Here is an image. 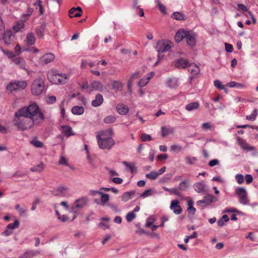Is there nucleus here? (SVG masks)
<instances>
[{
    "label": "nucleus",
    "instance_id": "nucleus-37",
    "mask_svg": "<svg viewBox=\"0 0 258 258\" xmlns=\"http://www.w3.org/2000/svg\"><path fill=\"white\" fill-rule=\"evenodd\" d=\"M69 16L70 18L81 17V13L76 12L75 8H71L69 12Z\"/></svg>",
    "mask_w": 258,
    "mask_h": 258
},
{
    "label": "nucleus",
    "instance_id": "nucleus-18",
    "mask_svg": "<svg viewBox=\"0 0 258 258\" xmlns=\"http://www.w3.org/2000/svg\"><path fill=\"white\" fill-rule=\"evenodd\" d=\"M189 62L187 60L182 58L177 59L175 62V67L178 69H185L188 67Z\"/></svg>",
    "mask_w": 258,
    "mask_h": 258
},
{
    "label": "nucleus",
    "instance_id": "nucleus-33",
    "mask_svg": "<svg viewBox=\"0 0 258 258\" xmlns=\"http://www.w3.org/2000/svg\"><path fill=\"white\" fill-rule=\"evenodd\" d=\"M38 253V252L33 250H27L22 255L20 256V258H31L35 256Z\"/></svg>",
    "mask_w": 258,
    "mask_h": 258
},
{
    "label": "nucleus",
    "instance_id": "nucleus-27",
    "mask_svg": "<svg viewBox=\"0 0 258 258\" xmlns=\"http://www.w3.org/2000/svg\"><path fill=\"white\" fill-rule=\"evenodd\" d=\"M45 29L46 25L44 23H43L38 28L36 29V33L39 38H41L43 36Z\"/></svg>",
    "mask_w": 258,
    "mask_h": 258
},
{
    "label": "nucleus",
    "instance_id": "nucleus-6",
    "mask_svg": "<svg viewBox=\"0 0 258 258\" xmlns=\"http://www.w3.org/2000/svg\"><path fill=\"white\" fill-rule=\"evenodd\" d=\"M172 46L173 43L171 41L162 40L156 43L155 48L159 53H163L169 51Z\"/></svg>",
    "mask_w": 258,
    "mask_h": 258
},
{
    "label": "nucleus",
    "instance_id": "nucleus-22",
    "mask_svg": "<svg viewBox=\"0 0 258 258\" xmlns=\"http://www.w3.org/2000/svg\"><path fill=\"white\" fill-rule=\"evenodd\" d=\"M135 194L136 192L135 190H130L129 191L125 192L121 197V200L124 202H126L131 199L132 197L135 195Z\"/></svg>",
    "mask_w": 258,
    "mask_h": 258
},
{
    "label": "nucleus",
    "instance_id": "nucleus-25",
    "mask_svg": "<svg viewBox=\"0 0 258 258\" xmlns=\"http://www.w3.org/2000/svg\"><path fill=\"white\" fill-rule=\"evenodd\" d=\"M62 129V133L66 137H70L73 135L72 127L69 125H63L61 126Z\"/></svg>",
    "mask_w": 258,
    "mask_h": 258
},
{
    "label": "nucleus",
    "instance_id": "nucleus-8",
    "mask_svg": "<svg viewBox=\"0 0 258 258\" xmlns=\"http://www.w3.org/2000/svg\"><path fill=\"white\" fill-rule=\"evenodd\" d=\"M2 38L5 44L10 46L14 42L15 36L13 35L11 30H8L4 32Z\"/></svg>",
    "mask_w": 258,
    "mask_h": 258
},
{
    "label": "nucleus",
    "instance_id": "nucleus-50",
    "mask_svg": "<svg viewBox=\"0 0 258 258\" xmlns=\"http://www.w3.org/2000/svg\"><path fill=\"white\" fill-rule=\"evenodd\" d=\"M141 140L142 142H146L147 141H151L152 138L150 135L146 133H143L141 136Z\"/></svg>",
    "mask_w": 258,
    "mask_h": 258
},
{
    "label": "nucleus",
    "instance_id": "nucleus-13",
    "mask_svg": "<svg viewBox=\"0 0 258 258\" xmlns=\"http://www.w3.org/2000/svg\"><path fill=\"white\" fill-rule=\"evenodd\" d=\"M68 189L63 186H59L56 189L53 190L51 193L55 196L66 197Z\"/></svg>",
    "mask_w": 258,
    "mask_h": 258
},
{
    "label": "nucleus",
    "instance_id": "nucleus-17",
    "mask_svg": "<svg viewBox=\"0 0 258 258\" xmlns=\"http://www.w3.org/2000/svg\"><path fill=\"white\" fill-rule=\"evenodd\" d=\"M54 58L55 56L53 54L51 53H46L41 57L40 61L43 64H47L52 61Z\"/></svg>",
    "mask_w": 258,
    "mask_h": 258
},
{
    "label": "nucleus",
    "instance_id": "nucleus-32",
    "mask_svg": "<svg viewBox=\"0 0 258 258\" xmlns=\"http://www.w3.org/2000/svg\"><path fill=\"white\" fill-rule=\"evenodd\" d=\"M173 129L170 127H166L165 126H162L161 127V135L162 137H165L170 134L173 133Z\"/></svg>",
    "mask_w": 258,
    "mask_h": 258
},
{
    "label": "nucleus",
    "instance_id": "nucleus-10",
    "mask_svg": "<svg viewBox=\"0 0 258 258\" xmlns=\"http://www.w3.org/2000/svg\"><path fill=\"white\" fill-rule=\"evenodd\" d=\"M196 34L192 31H187L185 38H186L187 45L190 47H194L196 45Z\"/></svg>",
    "mask_w": 258,
    "mask_h": 258
},
{
    "label": "nucleus",
    "instance_id": "nucleus-11",
    "mask_svg": "<svg viewBox=\"0 0 258 258\" xmlns=\"http://www.w3.org/2000/svg\"><path fill=\"white\" fill-rule=\"evenodd\" d=\"M59 73L55 70H51L47 74V79L49 81L53 84L58 85V78Z\"/></svg>",
    "mask_w": 258,
    "mask_h": 258
},
{
    "label": "nucleus",
    "instance_id": "nucleus-48",
    "mask_svg": "<svg viewBox=\"0 0 258 258\" xmlns=\"http://www.w3.org/2000/svg\"><path fill=\"white\" fill-rule=\"evenodd\" d=\"M84 148H85L86 154L87 155V160L90 164H93V158L90 154L88 146L87 145H85Z\"/></svg>",
    "mask_w": 258,
    "mask_h": 258
},
{
    "label": "nucleus",
    "instance_id": "nucleus-5",
    "mask_svg": "<svg viewBox=\"0 0 258 258\" xmlns=\"http://www.w3.org/2000/svg\"><path fill=\"white\" fill-rule=\"evenodd\" d=\"M97 139L98 145L102 149L110 150L115 144V141L110 137L104 138L97 135Z\"/></svg>",
    "mask_w": 258,
    "mask_h": 258
},
{
    "label": "nucleus",
    "instance_id": "nucleus-34",
    "mask_svg": "<svg viewBox=\"0 0 258 258\" xmlns=\"http://www.w3.org/2000/svg\"><path fill=\"white\" fill-rule=\"evenodd\" d=\"M171 17L175 20L182 21L184 19V15L181 12H174L172 14Z\"/></svg>",
    "mask_w": 258,
    "mask_h": 258
},
{
    "label": "nucleus",
    "instance_id": "nucleus-53",
    "mask_svg": "<svg viewBox=\"0 0 258 258\" xmlns=\"http://www.w3.org/2000/svg\"><path fill=\"white\" fill-rule=\"evenodd\" d=\"M150 78L149 77L148 78H142L140 80V81L138 82V85L140 87H144L146 86L148 83L149 80H150Z\"/></svg>",
    "mask_w": 258,
    "mask_h": 258
},
{
    "label": "nucleus",
    "instance_id": "nucleus-16",
    "mask_svg": "<svg viewBox=\"0 0 258 258\" xmlns=\"http://www.w3.org/2000/svg\"><path fill=\"white\" fill-rule=\"evenodd\" d=\"M187 31L183 29H180L176 32L175 36V41L177 43L181 41L185 37Z\"/></svg>",
    "mask_w": 258,
    "mask_h": 258
},
{
    "label": "nucleus",
    "instance_id": "nucleus-20",
    "mask_svg": "<svg viewBox=\"0 0 258 258\" xmlns=\"http://www.w3.org/2000/svg\"><path fill=\"white\" fill-rule=\"evenodd\" d=\"M116 109L118 113L121 115L126 114L129 111L128 107L122 103L117 105Z\"/></svg>",
    "mask_w": 258,
    "mask_h": 258
},
{
    "label": "nucleus",
    "instance_id": "nucleus-28",
    "mask_svg": "<svg viewBox=\"0 0 258 258\" xmlns=\"http://www.w3.org/2000/svg\"><path fill=\"white\" fill-rule=\"evenodd\" d=\"M187 212L189 214L194 215H195L196 210L194 207V201L192 200H189L187 201Z\"/></svg>",
    "mask_w": 258,
    "mask_h": 258
},
{
    "label": "nucleus",
    "instance_id": "nucleus-43",
    "mask_svg": "<svg viewBox=\"0 0 258 258\" xmlns=\"http://www.w3.org/2000/svg\"><path fill=\"white\" fill-rule=\"evenodd\" d=\"M0 49L8 57L12 59L15 57V54L12 51L3 49L2 47H1Z\"/></svg>",
    "mask_w": 258,
    "mask_h": 258
},
{
    "label": "nucleus",
    "instance_id": "nucleus-24",
    "mask_svg": "<svg viewBox=\"0 0 258 258\" xmlns=\"http://www.w3.org/2000/svg\"><path fill=\"white\" fill-rule=\"evenodd\" d=\"M36 41V38L33 33H28L26 36V42L28 45H32Z\"/></svg>",
    "mask_w": 258,
    "mask_h": 258
},
{
    "label": "nucleus",
    "instance_id": "nucleus-58",
    "mask_svg": "<svg viewBox=\"0 0 258 258\" xmlns=\"http://www.w3.org/2000/svg\"><path fill=\"white\" fill-rule=\"evenodd\" d=\"M72 112L74 114H81V107L79 106H74L72 109Z\"/></svg>",
    "mask_w": 258,
    "mask_h": 258
},
{
    "label": "nucleus",
    "instance_id": "nucleus-35",
    "mask_svg": "<svg viewBox=\"0 0 258 258\" xmlns=\"http://www.w3.org/2000/svg\"><path fill=\"white\" fill-rule=\"evenodd\" d=\"M123 164L126 166V167H128L131 171L132 173H134L136 172L137 170V167L135 166V164L134 163H128L126 161H123Z\"/></svg>",
    "mask_w": 258,
    "mask_h": 258
},
{
    "label": "nucleus",
    "instance_id": "nucleus-36",
    "mask_svg": "<svg viewBox=\"0 0 258 258\" xmlns=\"http://www.w3.org/2000/svg\"><path fill=\"white\" fill-rule=\"evenodd\" d=\"M44 167V164L41 162L39 164L31 168L30 170L32 172H40L43 170Z\"/></svg>",
    "mask_w": 258,
    "mask_h": 258
},
{
    "label": "nucleus",
    "instance_id": "nucleus-63",
    "mask_svg": "<svg viewBox=\"0 0 258 258\" xmlns=\"http://www.w3.org/2000/svg\"><path fill=\"white\" fill-rule=\"evenodd\" d=\"M40 203V199L38 198L35 199L34 201L32 203V207L31 209L32 211H34L36 208V205Z\"/></svg>",
    "mask_w": 258,
    "mask_h": 258
},
{
    "label": "nucleus",
    "instance_id": "nucleus-19",
    "mask_svg": "<svg viewBox=\"0 0 258 258\" xmlns=\"http://www.w3.org/2000/svg\"><path fill=\"white\" fill-rule=\"evenodd\" d=\"M166 85L170 88L175 89L179 86V83L176 78H168L166 82Z\"/></svg>",
    "mask_w": 258,
    "mask_h": 258
},
{
    "label": "nucleus",
    "instance_id": "nucleus-23",
    "mask_svg": "<svg viewBox=\"0 0 258 258\" xmlns=\"http://www.w3.org/2000/svg\"><path fill=\"white\" fill-rule=\"evenodd\" d=\"M187 68L188 71L194 76L200 72L199 67L195 64H189Z\"/></svg>",
    "mask_w": 258,
    "mask_h": 258
},
{
    "label": "nucleus",
    "instance_id": "nucleus-7",
    "mask_svg": "<svg viewBox=\"0 0 258 258\" xmlns=\"http://www.w3.org/2000/svg\"><path fill=\"white\" fill-rule=\"evenodd\" d=\"M235 193L239 198V202L242 205L248 204L247 194L246 190L243 187H238L235 190Z\"/></svg>",
    "mask_w": 258,
    "mask_h": 258
},
{
    "label": "nucleus",
    "instance_id": "nucleus-1",
    "mask_svg": "<svg viewBox=\"0 0 258 258\" xmlns=\"http://www.w3.org/2000/svg\"><path fill=\"white\" fill-rule=\"evenodd\" d=\"M13 122L14 126L18 130L25 131L31 128L35 123L39 124L40 121H37V118L35 120H33L24 113H19L18 110L15 113Z\"/></svg>",
    "mask_w": 258,
    "mask_h": 258
},
{
    "label": "nucleus",
    "instance_id": "nucleus-39",
    "mask_svg": "<svg viewBox=\"0 0 258 258\" xmlns=\"http://www.w3.org/2000/svg\"><path fill=\"white\" fill-rule=\"evenodd\" d=\"M20 226V222L18 219H16L14 223L9 224L7 227L12 231L18 228Z\"/></svg>",
    "mask_w": 258,
    "mask_h": 258
},
{
    "label": "nucleus",
    "instance_id": "nucleus-57",
    "mask_svg": "<svg viewBox=\"0 0 258 258\" xmlns=\"http://www.w3.org/2000/svg\"><path fill=\"white\" fill-rule=\"evenodd\" d=\"M246 127H250L252 129L258 131V126H257L250 125L249 124H244V125H241L237 126V128H245Z\"/></svg>",
    "mask_w": 258,
    "mask_h": 258
},
{
    "label": "nucleus",
    "instance_id": "nucleus-44",
    "mask_svg": "<svg viewBox=\"0 0 258 258\" xmlns=\"http://www.w3.org/2000/svg\"><path fill=\"white\" fill-rule=\"evenodd\" d=\"M188 187V182L187 180H184L180 182L178 185V189L180 190H185Z\"/></svg>",
    "mask_w": 258,
    "mask_h": 258
},
{
    "label": "nucleus",
    "instance_id": "nucleus-14",
    "mask_svg": "<svg viewBox=\"0 0 258 258\" xmlns=\"http://www.w3.org/2000/svg\"><path fill=\"white\" fill-rule=\"evenodd\" d=\"M193 187L198 193H204L208 191L206 185L204 181L195 183L193 185Z\"/></svg>",
    "mask_w": 258,
    "mask_h": 258
},
{
    "label": "nucleus",
    "instance_id": "nucleus-26",
    "mask_svg": "<svg viewBox=\"0 0 258 258\" xmlns=\"http://www.w3.org/2000/svg\"><path fill=\"white\" fill-rule=\"evenodd\" d=\"M58 78V85H62L67 83L69 80V76L66 74H59Z\"/></svg>",
    "mask_w": 258,
    "mask_h": 258
},
{
    "label": "nucleus",
    "instance_id": "nucleus-29",
    "mask_svg": "<svg viewBox=\"0 0 258 258\" xmlns=\"http://www.w3.org/2000/svg\"><path fill=\"white\" fill-rule=\"evenodd\" d=\"M204 200L206 202L207 205L215 202L217 201V198L213 195L210 194H206L204 197Z\"/></svg>",
    "mask_w": 258,
    "mask_h": 258
},
{
    "label": "nucleus",
    "instance_id": "nucleus-3",
    "mask_svg": "<svg viewBox=\"0 0 258 258\" xmlns=\"http://www.w3.org/2000/svg\"><path fill=\"white\" fill-rule=\"evenodd\" d=\"M44 81L40 77L35 79L31 85V92L35 96L42 93L44 89Z\"/></svg>",
    "mask_w": 258,
    "mask_h": 258
},
{
    "label": "nucleus",
    "instance_id": "nucleus-9",
    "mask_svg": "<svg viewBox=\"0 0 258 258\" xmlns=\"http://www.w3.org/2000/svg\"><path fill=\"white\" fill-rule=\"evenodd\" d=\"M81 211V199L76 200L73 204L70 212L74 213V216L73 220L79 214Z\"/></svg>",
    "mask_w": 258,
    "mask_h": 258
},
{
    "label": "nucleus",
    "instance_id": "nucleus-45",
    "mask_svg": "<svg viewBox=\"0 0 258 258\" xmlns=\"http://www.w3.org/2000/svg\"><path fill=\"white\" fill-rule=\"evenodd\" d=\"M116 119L114 115H109L104 118V121L106 123H112L116 121Z\"/></svg>",
    "mask_w": 258,
    "mask_h": 258
},
{
    "label": "nucleus",
    "instance_id": "nucleus-61",
    "mask_svg": "<svg viewBox=\"0 0 258 258\" xmlns=\"http://www.w3.org/2000/svg\"><path fill=\"white\" fill-rule=\"evenodd\" d=\"M197 160V157H195L191 158L189 156H187V157H185L186 162L189 165L193 164L194 161H195Z\"/></svg>",
    "mask_w": 258,
    "mask_h": 258
},
{
    "label": "nucleus",
    "instance_id": "nucleus-55",
    "mask_svg": "<svg viewBox=\"0 0 258 258\" xmlns=\"http://www.w3.org/2000/svg\"><path fill=\"white\" fill-rule=\"evenodd\" d=\"M136 217V214L134 213V212H130L126 216V219L127 222L132 221Z\"/></svg>",
    "mask_w": 258,
    "mask_h": 258
},
{
    "label": "nucleus",
    "instance_id": "nucleus-30",
    "mask_svg": "<svg viewBox=\"0 0 258 258\" xmlns=\"http://www.w3.org/2000/svg\"><path fill=\"white\" fill-rule=\"evenodd\" d=\"M123 87V84L119 81H114L112 83V89L117 91H121Z\"/></svg>",
    "mask_w": 258,
    "mask_h": 258
},
{
    "label": "nucleus",
    "instance_id": "nucleus-51",
    "mask_svg": "<svg viewBox=\"0 0 258 258\" xmlns=\"http://www.w3.org/2000/svg\"><path fill=\"white\" fill-rule=\"evenodd\" d=\"M152 190L151 189H149L146 190L144 191L142 194L140 195V197L145 198L149 196H151L152 195Z\"/></svg>",
    "mask_w": 258,
    "mask_h": 258
},
{
    "label": "nucleus",
    "instance_id": "nucleus-4",
    "mask_svg": "<svg viewBox=\"0 0 258 258\" xmlns=\"http://www.w3.org/2000/svg\"><path fill=\"white\" fill-rule=\"evenodd\" d=\"M27 86V83L24 80H13L11 81L7 86L6 89L12 92L13 91H21L24 90Z\"/></svg>",
    "mask_w": 258,
    "mask_h": 258
},
{
    "label": "nucleus",
    "instance_id": "nucleus-49",
    "mask_svg": "<svg viewBox=\"0 0 258 258\" xmlns=\"http://www.w3.org/2000/svg\"><path fill=\"white\" fill-rule=\"evenodd\" d=\"M156 2L157 3V6L160 11L163 14H166V9L165 6L162 4L159 0H156Z\"/></svg>",
    "mask_w": 258,
    "mask_h": 258
},
{
    "label": "nucleus",
    "instance_id": "nucleus-2",
    "mask_svg": "<svg viewBox=\"0 0 258 258\" xmlns=\"http://www.w3.org/2000/svg\"><path fill=\"white\" fill-rule=\"evenodd\" d=\"M24 113L33 120L37 118L41 121L44 120V115L42 112L40 110L39 106L35 103L31 104L28 106L24 107L19 109V113Z\"/></svg>",
    "mask_w": 258,
    "mask_h": 258
},
{
    "label": "nucleus",
    "instance_id": "nucleus-21",
    "mask_svg": "<svg viewBox=\"0 0 258 258\" xmlns=\"http://www.w3.org/2000/svg\"><path fill=\"white\" fill-rule=\"evenodd\" d=\"M103 102V96L100 94H97L95 96V99L92 101V105L94 107H98L101 105Z\"/></svg>",
    "mask_w": 258,
    "mask_h": 258
},
{
    "label": "nucleus",
    "instance_id": "nucleus-59",
    "mask_svg": "<svg viewBox=\"0 0 258 258\" xmlns=\"http://www.w3.org/2000/svg\"><path fill=\"white\" fill-rule=\"evenodd\" d=\"M13 234V231L6 227V229L1 233V235L5 236H9Z\"/></svg>",
    "mask_w": 258,
    "mask_h": 258
},
{
    "label": "nucleus",
    "instance_id": "nucleus-52",
    "mask_svg": "<svg viewBox=\"0 0 258 258\" xmlns=\"http://www.w3.org/2000/svg\"><path fill=\"white\" fill-rule=\"evenodd\" d=\"M12 60L16 64H20V67H22L23 64L22 63H23V59H22L21 57H16V55H15V57H13L12 58Z\"/></svg>",
    "mask_w": 258,
    "mask_h": 258
},
{
    "label": "nucleus",
    "instance_id": "nucleus-31",
    "mask_svg": "<svg viewBox=\"0 0 258 258\" xmlns=\"http://www.w3.org/2000/svg\"><path fill=\"white\" fill-rule=\"evenodd\" d=\"M199 107L200 103L198 102H194L188 104L185 106V109L189 111H191L199 109Z\"/></svg>",
    "mask_w": 258,
    "mask_h": 258
},
{
    "label": "nucleus",
    "instance_id": "nucleus-38",
    "mask_svg": "<svg viewBox=\"0 0 258 258\" xmlns=\"http://www.w3.org/2000/svg\"><path fill=\"white\" fill-rule=\"evenodd\" d=\"M15 209L19 212L20 216H26L27 210L21 208L19 204L15 205Z\"/></svg>",
    "mask_w": 258,
    "mask_h": 258
},
{
    "label": "nucleus",
    "instance_id": "nucleus-12",
    "mask_svg": "<svg viewBox=\"0 0 258 258\" xmlns=\"http://www.w3.org/2000/svg\"><path fill=\"white\" fill-rule=\"evenodd\" d=\"M236 139L237 143L242 149L247 151L254 150V148L253 146H250L245 142V140L242 139L241 137H237Z\"/></svg>",
    "mask_w": 258,
    "mask_h": 258
},
{
    "label": "nucleus",
    "instance_id": "nucleus-40",
    "mask_svg": "<svg viewBox=\"0 0 258 258\" xmlns=\"http://www.w3.org/2000/svg\"><path fill=\"white\" fill-rule=\"evenodd\" d=\"M91 87L93 90H100L102 88V85L99 81H94L91 84Z\"/></svg>",
    "mask_w": 258,
    "mask_h": 258
},
{
    "label": "nucleus",
    "instance_id": "nucleus-41",
    "mask_svg": "<svg viewBox=\"0 0 258 258\" xmlns=\"http://www.w3.org/2000/svg\"><path fill=\"white\" fill-rule=\"evenodd\" d=\"M215 86L219 90H224L225 92H227V89L226 88L219 80H216L214 82Z\"/></svg>",
    "mask_w": 258,
    "mask_h": 258
},
{
    "label": "nucleus",
    "instance_id": "nucleus-62",
    "mask_svg": "<svg viewBox=\"0 0 258 258\" xmlns=\"http://www.w3.org/2000/svg\"><path fill=\"white\" fill-rule=\"evenodd\" d=\"M169 193L177 196H180L181 194L178 189L176 188H170Z\"/></svg>",
    "mask_w": 258,
    "mask_h": 258
},
{
    "label": "nucleus",
    "instance_id": "nucleus-60",
    "mask_svg": "<svg viewBox=\"0 0 258 258\" xmlns=\"http://www.w3.org/2000/svg\"><path fill=\"white\" fill-rule=\"evenodd\" d=\"M235 179L239 184H242L244 182V176L242 174H237Z\"/></svg>",
    "mask_w": 258,
    "mask_h": 258
},
{
    "label": "nucleus",
    "instance_id": "nucleus-46",
    "mask_svg": "<svg viewBox=\"0 0 258 258\" xmlns=\"http://www.w3.org/2000/svg\"><path fill=\"white\" fill-rule=\"evenodd\" d=\"M158 174L157 172L155 171H152L150 172L149 173H148L146 175V177L150 179L154 180L156 179L158 176Z\"/></svg>",
    "mask_w": 258,
    "mask_h": 258
},
{
    "label": "nucleus",
    "instance_id": "nucleus-64",
    "mask_svg": "<svg viewBox=\"0 0 258 258\" xmlns=\"http://www.w3.org/2000/svg\"><path fill=\"white\" fill-rule=\"evenodd\" d=\"M58 163L60 165H64L66 166H68L69 165V164L68 163V161H67V159L63 156H61V157H60V159L59 160Z\"/></svg>",
    "mask_w": 258,
    "mask_h": 258
},
{
    "label": "nucleus",
    "instance_id": "nucleus-47",
    "mask_svg": "<svg viewBox=\"0 0 258 258\" xmlns=\"http://www.w3.org/2000/svg\"><path fill=\"white\" fill-rule=\"evenodd\" d=\"M30 143L37 148H41L43 146V143L36 139H34L31 141Z\"/></svg>",
    "mask_w": 258,
    "mask_h": 258
},
{
    "label": "nucleus",
    "instance_id": "nucleus-42",
    "mask_svg": "<svg viewBox=\"0 0 258 258\" xmlns=\"http://www.w3.org/2000/svg\"><path fill=\"white\" fill-rule=\"evenodd\" d=\"M100 195L101 196V202L102 203V205H104L105 203H106L109 200V197L108 194H104L101 192L100 193Z\"/></svg>",
    "mask_w": 258,
    "mask_h": 258
},
{
    "label": "nucleus",
    "instance_id": "nucleus-54",
    "mask_svg": "<svg viewBox=\"0 0 258 258\" xmlns=\"http://www.w3.org/2000/svg\"><path fill=\"white\" fill-rule=\"evenodd\" d=\"M5 28L4 22L0 16V39H2Z\"/></svg>",
    "mask_w": 258,
    "mask_h": 258
},
{
    "label": "nucleus",
    "instance_id": "nucleus-15",
    "mask_svg": "<svg viewBox=\"0 0 258 258\" xmlns=\"http://www.w3.org/2000/svg\"><path fill=\"white\" fill-rule=\"evenodd\" d=\"M179 203L177 200H173L171 202L170 208L173 211L174 214L178 215L181 213L182 209L179 205Z\"/></svg>",
    "mask_w": 258,
    "mask_h": 258
},
{
    "label": "nucleus",
    "instance_id": "nucleus-56",
    "mask_svg": "<svg viewBox=\"0 0 258 258\" xmlns=\"http://www.w3.org/2000/svg\"><path fill=\"white\" fill-rule=\"evenodd\" d=\"M56 98L54 96H48L47 98L46 102L48 104H52L56 102Z\"/></svg>",
    "mask_w": 258,
    "mask_h": 258
}]
</instances>
